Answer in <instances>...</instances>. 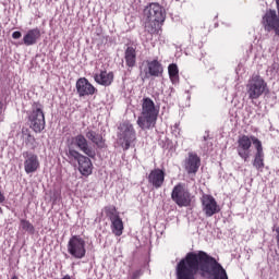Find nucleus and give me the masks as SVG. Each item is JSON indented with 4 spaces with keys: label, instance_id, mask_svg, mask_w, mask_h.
Masks as SVG:
<instances>
[{
    "label": "nucleus",
    "instance_id": "9d476101",
    "mask_svg": "<svg viewBox=\"0 0 279 279\" xmlns=\"http://www.w3.org/2000/svg\"><path fill=\"white\" fill-rule=\"evenodd\" d=\"M265 32H274L279 36V13L276 10H267L262 20Z\"/></svg>",
    "mask_w": 279,
    "mask_h": 279
},
{
    "label": "nucleus",
    "instance_id": "423d86ee",
    "mask_svg": "<svg viewBox=\"0 0 279 279\" xmlns=\"http://www.w3.org/2000/svg\"><path fill=\"white\" fill-rule=\"evenodd\" d=\"M265 90H267V83L258 75L252 76L246 85L248 99H258L265 94Z\"/></svg>",
    "mask_w": 279,
    "mask_h": 279
},
{
    "label": "nucleus",
    "instance_id": "473e14b6",
    "mask_svg": "<svg viewBox=\"0 0 279 279\" xmlns=\"http://www.w3.org/2000/svg\"><path fill=\"white\" fill-rule=\"evenodd\" d=\"M11 279H19V277H16V276H13Z\"/></svg>",
    "mask_w": 279,
    "mask_h": 279
},
{
    "label": "nucleus",
    "instance_id": "2f4dec72",
    "mask_svg": "<svg viewBox=\"0 0 279 279\" xmlns=\"http://www.w3.org/2000/svg\"><path fill=\"white\" fill-rule=\"evenodd\" d=\"M3 202H5V195L0 191V204H3Z\"/></svg>",
    "mask_w": 279,
    "mask_h": 279
},
{
    "label": "nucleus",
    "instance_id": "c756f323",
    "mask_svg": "<svg viewBox=\"0 0 279 279\" xmlns=\"http://www.w3.org/2000/svg\"><path fill=\"white\" fill-rule=\"evenodd\" d=\"M21 36H22V34L19 31L13 32V34H12V38H14V40H19V38H21Z\"/></svg>",
    "mask_w": 279,
    "mask_h": 279
},
{
    "label": "nucleus",
    "instance_id": "bb28decb",
    "mask_svg": "<svg viewBox=\"0 0 279 279\" xmlns=\"http://www.w3.org/2000/svg\"><path fill=\"white\" fill-rule=\"evenodd\" d=\"M267 75H269V77L272 80H279V64L277 62L268 66Z\"/></svg>",
    "mask_w": 279,
    "mask_h": 279
},
{
    "label": "nucleus",
    "instance_id": "c85d7f7f",
    "mask_svg": "<svg viewBox=\"0 0 279 279\" xmlns=\"http://www.w3.org/2000/svg\"><path fill=\"white\" fill-rule=\"evenodd\" d=\"M138 278H141V270H135L134 272H132L131 279H138Z\"/></svg>",
    "mask_w": 279,
    "mask_h": 279
},
{
    "label": "nucleus",
    "instance_id": "cd10ccee",
    "mask_svg": "<svg viewBox=\"0 0 279 279\" xmlns=\"http://www.w3.org/2000/svg\"><path fill=\"white\" fill-rule=\"evenodd\" d=\"M20 228L24 230V232H28L29 234H34V225L31 223L28 220H21Z\"/></svg>",
    "mask_w": 279,
    "mask_h": 279
},
{
    "label": "nucleus",
    "instance_id": "a211bd4d",
    "mask_svg": "<svg viewBox=\"0 0 279 279\" xmlns=\"http://www.w3.org/2000/svg\"><path fill=\"white\" fill-rule=\"evenodd\" d=\"M148 182L155 189H160L165 184V171L159 168L151 170L148 174Z\"/></svg>",
    "mask_w": 279,
    "mask_h": 279
},
{
    "label": "nucleus",
    "instance_id": "6ab92c4d",
    "mask_svg": "<svg viewBox=\"0 0 279 279\" xmlns=\"http://www.w3.org/2000/svg\"><path fill=\"white\" fill-rule=\"evenodd\" d=\"M199 165H202V160L195 153H189V157L185 160V170L187 173H195L199 170Z\"/></svg>",
    "mask_w": 279,
    "mask_h": 279
},
{
    "label": "nucleus",
    "instance_id": "7ed1b4c3",
    "mask_svg": "<svg viewBox=\"0 0 279 279\" xmlns=\"http://www.w3.org/2000/svg\"><path fill=\"white\" fill-rule=\"evenodd\" d=\"M158 119V109L151 98H144L142 104V112L137 119V125L142 130H151L156 125Z\"/></svg>",
    "mask_w": 279,
    "mask_h": 279
},
{
    "label": "nucleus",
    "instance_id": "393cba45",
    "mask_svg": "<svg viewBox=\"0 0 279 279\" xmlns=\"http://www.w3.org/2000/svg\"><path fill=\"white\" fill-rule=\"evenodd\" d=\"M22 136L26 145H28L32 148L36 147V138L34 137V135H32V133H29L27 129L22 130Z\"/></svg>",
    "mask_w": 279,
    "mask_h": 279
},
{
    "label": "nucleus",
    "instance_id": "7c9ffc66",
    "mask_svg": "<svg viewBox=\"0 0 279 279\" xmlns=\"http://www.w3.org/2000/svg\"><path fill=\"white\" fill-rule=\"evenodd\" d=\"M3 122V102L0 101V123Z\"/></svg>",
    "mask_w": 279,
    "mask_h": 279
},
{
    "label": "nucleus",
    "instance_id": "20e7f679",
    "mask_svg": "<svg viewBox=\"0 0 279 279\" xmlns=\"http://www.w3.org/2000/svg\"><path fill=\"white\" fill-rule=\"evenodd\" d=\"M69 160H76L78 163V171L82 175H90L93 173V161L90 158L82 155L80 151L69 147L66 150Z\"/></svg>",
    "mask_w": 279,
    "mask_h": 279
},
{
    "label": "nucleus",
    "instance_id": "5701e85b",
    "mask_svg": "<svg viewBox=\"0 0 279 279\" xmlns=\"http://www.w3.org/2000/svg\"><path fill=\"white\" fill-rule=\"evenodd\" d=\"M147 66L149 75H153L154 77H158V75L162 73V64H160L158 60L148 61Z\"/></svg>",
    "mask_w": 279,
    "mask_h": 279
},
{
    "label": "nucleus",
    "instance_id": "9b49d317",
    "mask_svg": "<svg viewBox=\"0 0 279 279\" xmlns=\"http://www.w3.org/2000/svg\"><path fill=\"white\" fill-rule=\"evenodd\" d=\"M105 213L111 222V232L114 236L123 234V219L119 216V211L114 207H106Z\"/></svg>",
    "mask_w": 279,
    "mask_h": 279
},
{
    "label": "nucleus",
    "instance_id": "b1692460",
    "mask_svg": "<svg viewBox=\"0 0 279 279\" xmlns=\"http://www.w3.org/2000/svg\"><path fill=\"white\" fill-rule=\"evenodd\" d=\"M124 60L126 65L130 68L134 66L136 64V49L133 47H128L125 50Z\"/></svg>",
    "mask_w": 279,
    "mask_h": 279
},
{
    "label": "nucleus",
    "instance_id": "f3484780",
    "mask_svg": "<svg viewBox=\"0 0 279 279\" xmlns=\"http://www.w3.org/2000/svg\"><path fill=\"white\" fill-rule=\"evenodd\" d=\"M253 145L256 149L255 158L253 161V167L255 169L265 168V153L263 151V143L257 137H252Z\"/></svg>",
    "mask_w": 279,
    "mask_h": 279
},
{
    "label": "nucleus",
    "instance_id": "4468645a",
    "mask_svg": "<svg viewBox=\"0 0 279 279\" xmlns=\"http://www.w3.org/2000/svg\"><path fill=\"white\" fill-rule=\"evenodd\" d=\"M22 156L24 158L25 173H36V171L40 169V160L38 159V155L32 151H24Z\"/></svg>",
    "mask_w": 279,
    "mask_h": 279
},
{
    "label": "nucleus",
    "instance_id": "4be33fe9",
    "mask_svg": "<svg viewBox=\"0 0 279 279\" xmlns=\"http://www.w3.org/2000/svg\"><path fill=\"white\" fill-rule=\"evenodd\" d=\"M85 136L88 141L94 143V145H97V147H104V136H101V134L90 129H87V131L85 132Z\"/></svg>",
    "mask_w": 279,
    "mask_h": 279
},
{
    "label": "nucleus",
    "instance_id": "39448f33",
    "mask_svg": "<svg viewBox=\"0 0 279 279\" xmlns=\"http://www.w3.org/2000/svg\"><path fill=\"white\" fill-rule=\"evenodd\" d=\"M31 128L37 134L45 130V111H43V105L35 102L32 106V112L28 117Z\"/></svg>",
    "mask_w": 279,
    "mask_h": 279
},
{
    "label": "nucleus",
    "instance_id": "f257e3e1",
    "mask_svg": "<svg viewBox=\"0 0 279 279\" xmlns=\"http://www.w3.org/2000/svg\"><path fill=\"white\" fill-rule=\"evenodd\" d=\"M175 271L177 279H195L197 274L202 278L213 276L214 279H228V272L223 266L203 251L187 253L185 258L178 263Z\"/></svg>",
    "mask_w": 279,
    "mask_h": 279
},
{
    "label": "nucleus",
    "instance_id": "dca6fc26",
    "mask_svg": "<svg viewBox=\"0 0 279 279\" xmlns=\"http://www.w3.org/2000/svg\"><path fill=\"white\" fill-rule=\"evenodd\" d=\"M72 142L81 151H83V154H85L89 158H95V156H97V154L95 153V149H93V147L88 145V140H86L84 135L82 134L76 135L75 137L72 138Z\"/></svg>",
    "mask_w": 279,
    "mask_h": 279
},
{
    "label": "nucleus",
    "instance_id": "ddd939ff",
    "mask_svg": "<svg viewBox=\"0 0 279 279\" xmlns=\"http://www.w3.org/2000/svg\"><path fill=\"white\" fill-rule=\"evenodd\" d=\"M203 213L206 217H213V215H217L221 210L219 204L213 195L204 194L201 198Z\"/></svg>",
    "mask_w": 279,
    "mask_h": 279
},
{
    "label": "nucleus",
    "instance_id": "6e6552de",
    "mask_svg": "<svg viewBox=\"0 0 279 279\" xmlns=\"http://www.w3.org/2000/svg\"><path fill=\"white\" fill-rule=\"evenodd\" d=\"M68 254L73 258L82 259L86 256V241L80 235H73L68 242Z\"/></svg>",
    "mask_w": 279,
    "mask_h": 279
},
{
    "label": "nucleus",
    "instance_id": "a878e982",
    "mask_svg": "<svg viewBox=\"0 0 279 279\" xmlns=\"http://www.w3.org/2000/svg\"><path fill=\"white\" fill-rule=\"evenodd\" d=\"M168 73H169V77H170L171 82L173 84H175V82H178V80L180 77V75H179L180 71L178 70V64H175V63L170 64L168 66Z\"/></svg>",
    "mask_w": 279,
    "mask_h": 279
},
{
    "label": "nucleus",
    "instance_id": "aec40b11",
    "mask_svg": "<svg viewBox=\"0 0 279 279\" xmlns=\"http://www.w3.org/2000/svg\"><path fill=\"white\" fill-rule=\"evenodd\" d=\"M40 36L41 34L39 28H32L23 36V44L26 47H32L33 45H36L38 40H40Z\"/></svg>",
    "mask_w": 279,
    "mask_h": 279
},
{
    "label": "nucleus",
    "instance_id": "f03ea898",
    "mask_svg": "<svg viewBox=\"0 0 279 279\" xmlns=\"http://www.w3.org/2000/svg\"><path fill=\"white\" fill-rule=\"evenodd\" d=\"M144 16H146V29L149 34H156L158 32V27H160V23H165V19H167V13H165V9L158 3H150L144 10Z\"/></svg>",
    "mask_w": 279,
    "mask_h": 279
},
{
    "label": "nucleus",
    "instance_id": "0eeeda50",
    "mask_svg": "<svg viewBox=\"0 0 279 279\" xmlns=\"http://www.w3.org/2000/svg\"><path fill=\"white\" fill-rule=\"evenodd\" d=\"M171 199L180 208L191 206V192L183 183H178L172 190Z\"/></svg>",
    "mask_w": 279,
    "mask_h": 279
},
{
    "label": "nucleus",
    "instance_id": "2eb2a0df",
    "mask_svg": "<svg viewBox=\"0 0 279 279\" xmlns=\"http://www.w3.org/2000/svg\"><path fill=\"white\" fill-rule=\"evenodd\" d=\"M76 92L78 97H88L90 95H95L97 93V88H95L86 77H82L76 81Z\"/></svg>",
    "mask_w": 279,
    "mask_h": 279
},
{
    "label": "nucleus",
    "instance_id": "1a4fd4ad",
    "mask_svg": "<svg viewBox=\"0 0 279 279\" xmlns=\"http://www.w3.org/2000/svg\"><path fill=\"white\" fill-rule=\"evenodd\" d=\"M119 141L123 149H130L132 143L136 141V131H134V126L131 123L124 122L120 124Z\"/></svg>",
    "mask_w": 279,
    "mask_h": 279
},
{
    "label": "nucleus",
    "instance_id": "f8f14e48",
    "mask_svg": "<svg viewBox=\"0 0 279 279\" xmlns=\"http://www.w3.org/2000/svg\"><path fill=\"white\" fill-rule=\"evenodd\" d=\"M252 138H254V136L250 137L247 135H242L238 140V147H236L238 156H240V158H242L244 162H247V160H250V157L252 156L251 149H252V143H254Z\"/></svg>",
    "mask_w": 279,
    "mask_h": 279
},
{
    "label": "nucleus",
    "instance_id": "412c9836",
    "mask_svg": "<svg viewBox=\"0 0 279 279\" xmlns=\"http://www.w3.org/2000/svg\"><path fill=\"white\" fill-rule=\"evenodd\" d=\"M94 80L100 86H110L114 80V74L112 72L101 71L99 74L94 75Z\"/></svg>",
    "mask_w": 279,
    "mask_h": 279
}]
</instances>
